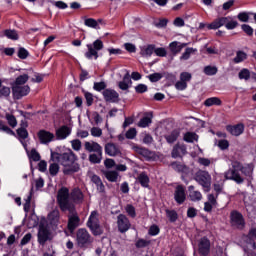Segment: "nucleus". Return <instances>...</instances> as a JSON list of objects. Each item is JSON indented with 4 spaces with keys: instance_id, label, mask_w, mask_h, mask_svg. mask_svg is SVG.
<instances>
[{
    "instance_id": "f257e3e1",
    "label": "nucleus",
    "mask_w": 256,
    "mask_h": 256,
    "mask_svg": "<svg viewBox=\"0 0 256 256\" xmlns=\"http://www.w3.org/2000/svg\"><path fill=\"white\" fill-rule=\"evenodd\" d=\"M77 159V155H75L71 149H68L64 153L51 151V161L59 163L63 167L64 175H73V173H78L80 166L79 163H77Z\"/></svg>"
},
{
    "instance_id": "f03ea898",
    "label": "nucleus",
    "mask_w": 256,
    "mask_h": 256,
    "mask_svg": "<svg viewBox=\"0 0 256 256\" xmlns=\"http://www.w3.org/2000/svg\"><path fill=\"white\" fill-rule=\"evenodd\" d=\"M241 173L242 175H245V177H248V180L251 181V179H253V165L246 164L243 166V164H241L239 161H233L232 168L225 172V179L235 181V183L241 185V183L245 181V178L241 176Z\"/></svg>"
},
{
    "instance_id": "7ed1b4c3",
    "label": "nucleus",
    "mask_w": 256,
    "mask_h": 256,
    "mask_svg": "<svg viewBox=\"0 0 256 256\" xmlns=\"http://www.w3.org/2000/svg\"><path fill=\"white\" fill-rule=\"evenodd\" d=\"M57 203L61 211L73 212L75 207L71 203V194L69 193V188L62 187L58 190Z\"/></svg>"
},
{
    "instance_id": "20e7f679",
    "label": "nucleus",
    "mask_w": 256,
    "mask_h": 256,
    "mask_svg": "<svg viewBox=\"0 0 256 256\" xmlns=\"http://www.w3.org/2000/svg\"><path fill=\"white\" fill-rule=\"evenodd\" d=\"M86 47L88 51L85 52L84 57H86V59L97 60L99 59V51H102L105 45L101 39H97L92 44H87Z\"/></svg>"
},
{
    "instance_id": "39448f33",
    "label": "nucleus",
    "mask_w": 256,
    "mask_h": 256,
    "mask_svg": "<svg viewBox=\"0 0 256 256\" xmlns=\"http://www.w3.org/2000/svg\"><path fill=\"white\" fill-rule=\"evenodd\" d=\"M87 227L90 228V231H92L95 236L103 233L101 230V222L99 221V212L95 210L91 212L87 221Z\"/></svg>"
},
{
    "instance_id": "423d86ee",
    "label": "nucleus",
    "mask_w": 256,
    "mask_h": 256,
    "mask_svg": "<svg viewBox=\"0 0 256 256\" xmlns=\"http://www.w3.org/2000/svg\"><path fill=\"white\" fill-rule=\"evenodd\" d=\"M76 243L78 247L85 248L89 247L93 243V237L89 234V231L85 228L78 229L76 233Z\"/></svg>"
},
{
    "instance_id": "0eeeda50",
    "label": "nucleus",
    "mask_w": 256,
    "mask_h": 256,
    "mask_svg": "<svg viewBox=\"0 0 256 256\" xmlns=\"http://www.w3.org/2000/svg\"><path fill=\"white\" fill-rule=\"evenodd\" d=\"M194 179L201 185L204 191H209V189H211V174H209V172L199 170L196 172Z\"/></svg>"
},
{
    "instance_id": "6e6552de",
    "label": "nucleus",
    "mask_w": 256,
    "mask_h": 256,
    "mask_svg": "<svg viewBox=\"0 0 256 256\" xmlns=\"http://www.w3.org/2000/svg\"><path fill=\"white\" fill-rule=\"evenodd\" d=\"M230 223L232 227H236V229H244L245 228V218H243V214L238 211H232L230 214Z\"/></svg>"
},
{
    "instance_id": "1a4fd4ad",
    "label": "nucleus",
    "mask_w": 256,
    "mask_h": 256,
    "mask_svg": "<svg viewBox=\"0 0 256 256\" xmlns=\"http://www.w3.org/2000/svg\"><path fill=\"white\" fill-rule=\"evenodd\" d=\"M31 93V88L29 85H14L12 87V95L16 100L23 99V97H27V94Z\"/></svg>"
},
{
    "instance_id": "9d476101",
    "label": "nucleus",
    "mask_w": 256,
    "mask_h": 256,
    "mask_svg": "<svg viewBox=\"0 0 256 256\" xmlns=\"http://www.w3.org/2000/svg\"><path fill=\"white\" fill-rule=\"evenodd\" d=\"M116 223L119 233H127L131 229V221H129V218L125 214H119Z\"/></svg>"
},
{
    "instance_id": "9b49d317",
    "label": "nucleus",
    "mask_w": 256,
    "mask_h": 256,
    "mask_svg": "<svg viewBox=\"0 0 256 256\" xmlns=\"http://www.w3.org/2000/svg\"><path fill=\"white\" fill-rule=\"evenodd\" d=\"M211 252V241L207 237H203L198 241V253L201 256H208Z\"/></svg>"
},
{
    "instance_id": "f8f14e48",
    "label": "nucleus",
    "mask_w": 256,
    "mask_h": 256,
    "mask_svg": "<svg viewBox=\"0 0 256 256\" xmlns=\"http://www.w3.org/2000/svg\"><path fill=\"white\" fill-rule=\"evenodd\" d=\"M193 79V76L189 72H182L180 74V80L176 82L175 88L178 91H185L187 89V83Z\"/></svg>"
},
{
    "instance_id": "ddd939ff",
    "label": "nucleus",
    "mask_w": 256,
    "mask_h": 256,
    "mask_svg": "<svg viewBox=\"0 0 256 256\" xmlns=\"http://www.w3.org/2000/svg\"><path fill=\"white\" fill-rule=\"evenodd\" d=\"M174 200L177 205H183L187 201V194L185 193V186L178 185L174 190Z\"/></svg>"
},
{
    "instance_id": "4468645a",
    "label": "nucleus",
    "mask_w": 256,
    "mask_h": 256,
    "mask_svg": "<svg viewBox=\"0 0 256 256\" xmlns=\"http://www.w3.org/2000/svg\"><path fill=\"white\" fill-rule=\"evenodd\" d=\"M37 137L41 145H49V143L53 142V140L55 139V134L47 130H40L37 133Z\"/></svg>"
},
{
    "instance_id": "2eb2a0df",
    "label": "nucleus",
    "mask_w": 256,
    "mask_h": 256,
    "mask_svg": "<svg viewBox=\"0 0 256 256\" xmlns=\"http://www.w3.org/2000/svg\"><path fill=\"white\" fill-rule=\"evenodd\" d=\"M70 213L72 214L68 216V230L70 233H73L79 226L81 219L79 218V215L76 214L75 210Z\"/></svg>"
},
{
    "instance_id": "dca6fc26",
    "label": "nucleus",
    "mask_w": 256,
    "mask_h": 256,
    "mask_svg": "<svg viewBox=\"0 0 256 256\" xmlns=\"http://www.w3.org/2000/svg\"><path fill=\"white\" fill-rule=\"evenodd\" d=\"M133 150L135 153H138V155H141V157H144L146 161H152V159L155 157V153H153L151 150L138 145L133 146Z\"/></svg>"
},
{
    "instance_id": "f3484780",
    "label": "nucleus",
    "mask_w": 256,
    "mask_h": 256,
    "mask_svg": "<svg viewBox=\"0 0 256 256\" xmlns=\"http://www.w3.org/2000/svg\"><path fill=\"white\" fill-rule=\"evenodd\" d=\"M104 151L109 157H117L118 155H121V148L115 143H107Z\"/></svg>"
},
{
    "instance_id": "a211bd4d",
    "label": "nucleus",
    "mask_w": 256,
    "mask_h": 256,
    "mask_svg": "<svg viewBox=\"0 0 256 256\" xmlns=\"http://www.w3.org/2000/svg\"><path fill=\"white\" fill-rule=\"evenodd\" d=\"M226 130L230 135H233L234 137H239V135H243V132L245 131V125H243V123L228 125L226 126Z\"/></svg>"
},
{
    "instance_id": "6ab92c4d",
    "label": "nucleus",
    "mask_w": 256,
    "mask_h": 256,
    "mask_svg": "<svg viewBox=\"0 0 256 256\" xmlns=\"http://www.w3.org/2000/svg\"><path fill=\"white\" fill-rule=\"evenodd\" d=\"M188 199L193 203H197L203 199V194L200 191L195 190V186H188Z\"/></svg>"
},
{
    "instance_id": "aec40b11",
    "label": "nucleus",
    "mask_w": 256,
    "mask_h": 256,
    "mask_svg": "<svg viewBox=\"0 0 256 256\" xmlns=\"http://www.w3.org/2000/svg\"><path fill=\"white\" fill-rule=\"evenodd\" d=\"M102 94L105 101L109 103H117L119 101V93L113 89H105Z\"/></svg>"
},
{
    "instance_id": "412c9836",
    "label": "nucleus",
    "mask_w": 256,
    "mask_h": 256,
    "mask_svg": "<svg viewBox=\"0 0 256 256\" xmlns=\"http://www.w3.org/2000/svg\"><path fill=\"white\" fill-rule=\"evenodd\" d=\"M85 196L83 195V191L79 188H74L70 193V201H73L77 205L83 203Z\"/></svg>"
},
{
    "instance_id": "4be33fe9",
    "label": "nucleus",
    "mask_w": 256,
    "mask_h": 256,
    "mask_svg": "<svg viewBox=\"0 0 256 256\" xmlns=\"http://www.w3.org/2000/svg\"><path fill=\"white\" fill-rule=\"evenodd\" d=\"M71 135V128L68 126H61L56 130V139L58 141H63L64 139H67Z\"/></svg>"
},
{
    "instance_id": "5701e85b",
    "label": "nucleus",
    "mask_w": 256,
    "mask_h": 256,
    "mask_svg": "<svg viewBox=\"0 0 256 256\" xmlns=\"http://www.w3.org/2000/svg\"><path fill=\"white\" fill-rule=\"evenodd\" d=\"M228 19H231V17H220L214 20L212 23L208 24V29H220V27L227 26Z\"/></svg>"
},
{
    "instance_id": "b1692460",
    "label": "nucleus",
    "mask_w": 256,
    "mask_h": 256,
    "mask_svg": "<svg viewBox=\"0 0 256 256\" xmlns=\"http://www.w3.org/2000/svg\"><path fill=\"white\" fill-rule=\"evenodd\" d=\"M84 149H86L88 153H101V151H103V147H101L99 143L94 141L85 142Z\"/></svg>"
},
{
    "instance_id": "393cba45",
    "label": "nucleus",
    "mask_w": 256,
    "mask_h": 256,
    "mask_svg": "<svg viewBox=\"0 0 256 256\" xmlns=\"http://www.w3.org/2000/svg\"><path fill=\"white\" fill-rule=\"evenodd\" d=\"M131 85H133V81H131V75L127 72L124 75L123 80L118 83V87L121 91H128Z\"/></svg>"
},
{
    "instance_id": "a878e982",
    "label": "nucleus",
    "mask_w": 256,
    "mask_h": 256,
    "mask_svg": "<svg viewBox=\"0 0 256 256\" xmlns=\"http://www.w3.org/2000/svg\"><path fill=\"white\" fill-rule=\"evenodd\" d=\"M49 240V230L43 226H39V231H38V242L40 245H45L47 241Z\"/></svg>"
},
{
    "instance_id": "bb28decb",
    "label": "nucleus",
    "mask_w": 256,
    "mask_h": 256,
    "mask_svg": "<svg viewBox=\"0 0 256 256\" xmlns=\"http://www.w3.org/2000/svg\"><path fill=\"white\" fill-rule=\"evenodd\" d=\"M50 225H54L55 227H57L59 225V220L61 219V215L59 213V210L55 209L52 210L47 217Z\"/></svg>"
},
{
    "instance_id": "cd10ccee",
    "label": "nucleus",
    "mask_w": 256,
    "mask_h": 256,
    "mask_svg": "<svg viewBox=\"0 0 256 256\" xmlns=\"http://www.w3.org/2000/svg\"><path fill=\"white\" fill-rule=\"evenodd\" d=\"M185 153H187V147L185 145L176 144L172 149L171 155L173 159H177L181 157V155H185Z\"/></svg>"
},
{
    "instance_id": "c85d7f7f",
    "label": "nucleus",
    "mask_w": 256,
    "mask_h": 256,
    "mask_svg": "<svg viewBox=\"0 0 256 256\" xmlns=\"http://www.w3.org/2000/svg\"><path fill=\"white\" fill-rule=\"evenodd\" d=\"M155 52V45L149 44L145 46L140 47V55L142 57H151L153 53Z\"/></svg>"
},
{
    "instance_id": "c756f323",
    "label": "nucleus",
    "mask_w": 256,
    "mask_h": 256,
    "mask_svg": "<svg viewBox=\"0 0 256 256\" xmlns=\"http://www.w3.org/2000/svg\"><path fill=\"white\" fill-rule=\"evenodd\" d=\"M138 183L141 185V187H144V189H149V175H147V172H142L137 177Z\"/></svg>"
},
{
    "instance_id": "7c9ffc66",
    "label": "nucleus",
    "mask_w": 256,
    "mask_h": 256,
    "mask_svg": "<svg viewBox=\"0 0 256 256\" xmlns=\"http://www.w3.org/2000/svg\"><path fill=\"white\" fill-rule=\"evenodd\" d=\"M185 45H187V44L174 41L169 44V49L173 55H177L178 53H181V51L183 50V47H185Z\"/></svg>"
},
{
    "instance_id": "2f4dec72",
    "label": "nucleus",
    "mask_w": 256,
    "mask_h": 256,
    "mask_svg": "<svg viewBox=\"0 0 256 256\" xmlns=\"http://www.w3.org/2000/svg\"><path fill=\"white\" fill-rule=\"evenodd\" d=\"M104 176L110 183H117L119 181V172L113 170L104 171Z\"/></svg>"
},
{
    "instance_id": "473e14b6",
    "label": "nucleus",
    "mask_w": 256,
    "mask_h": 256,
    "mask_svg": "<svg viewBox=\"0 0 256 256\" xmlns=\"http://www.w3.org/2000/svg\"><path fill=\"white\" fill-rule=\"evenodd\" d=\"M17 135H18L24 149H26V151H27V142H25V139H27V137H29V132L25 128H19L17 130Z\"/></svg>"
},
{
    "instance_id": "72a5a7b5",
    "label": "nucleus",
    "mask_w": 256,
    "mask_h": 256,
    "mask_svg": "<svg viewBox=\"0 0 256 256\" xmlns=\"http://www.w3.org/2000/svg\"><path fill=\"white\" fill-rule=\"evenodd\" d=\"M153 119V113H149L147 116H144L140 121L138 122V127H141L142 129H145L146 127H149Z\"/></svg>"
},
{
    "instance_id": "f704fd0d",
    "label": "nucleus",
    "mask_w": 256,
    "mask_h": 256,
    "mask_svg": "<svg viewBox=\"0 0 256 256\" xmlns=\"http://www.w3.org/2000/svg\"><path fill=\"white\" fill-rule=\"evenodd\" d=\"M102 159H103V151L94 152L89 155L90 163L99 164V163H101Z\"/></svg>"
},
{
    "instance_id": "c9c22d12",
    "label": "nucleus",
    "mask_w": 256,
    "mask_h": 256,
    "mask_svg": "<svg viewBox=\"0 0 256 256\" xmlns=\"http://www.w3.org/2000/svg\"><path fill=\"white\" fill-rule=\"evenodd\" d=\"M3 33L4 37H7V39H11V41H17L19 39V34L16 32V30L6 29Z\"/></svg>"
},
{
    "instance_id": "e433bc0d",
    "label": "nucleus",
    "mask_w": 256,
    "mask_h": 256,
    "mask_svg": "<svg viewBox=\"0 0 256 256\" xmlns=\"http://www.w3.org/2000/svg\"><path fill=\"white\" fill-rule=\"evenodd\" d=\"M184 141L186 143H195V141H199V136L195 132H186L184 134Z\"/></svg>"
},
{
    "instance_id": "4c0bfd02",
    "label": "nucleus",
    "mask_w": 256,
    "mask_h": 256,
    "mask_svg": "<svg viewBox=\"0 0 256 256\" xmlns=\"http://www.w3.org/2000/svg\"><path fill=\"white\" fill-rule=\"evenodd\" d=\"M193 53H197V49L196 48H186L185 51L180 56V61H187V60H189L191 55H193Z\"/></svg>"
},
{
    "instance_id": "58836bf2",
    "label": "nucleus",
    "mask_w": 256,
    "mask_h": 256,
    "mask_svg": "<svg viewBox=\"0 0 256 256\" xmlns=\"http://www.w3.org/2000/svg\"><path fill=\"white\" fill-rule=\"evenodd\" d=\"M221 99L219 97H211V98H207L204 101V105L205 107H213V105H221Z\"/></svg>"
},
{
    "instance_id": "ea45409f",
    "label": "nucleus",
    "mask_w": 256,
    "mask_h": 256,
    "mask_svg": "<svg viewBox=\"0 0 256 256\" xmlns=\"http://www.w3.org/2000/svg\"><path fill=\"white\" fill-rule=\"evenodd\" d=\"M39 225V217H37L35 214H32L28 218L27 227L28 229H35Z\"/></svg>"
},
{
    "instance_id": "a19ab883",
    "label": "nucleus",
    "mask_w": 256,
    "mask_h": 256,
    "mask_svg": "<svg viewBox=\"0 0 256 256\" xmlns=\"http://www.w3.org/2000/svg\"><path fill=\"white\" fill-rule=\"evenodd\" d=\"M179 135H180V132L179 130H173L171 132V134H167L165 136V139L167 141V143H175V141H177V139H179Z\"/></svg>"
},
{
    "instance_id": "79ce46f5",
    "label": "nucleus",
    "mask_w": 256,
    "mask_h": 256,
    "mask_svg": "<svg viewBox=\"0 0 256 256\" xmlns=\"http://www.w3.org/2000/svg\"><path fill=\"white\" fill-rule=\"evenodd\" d=\"M238 77L240 80L249 81L251 79V71L247 68H243L238 73Z\"/></svg>"
},
{
    "instance_id": "37998d69",
    "label": "nucleus",
    "mask_w": 256,
    "mask_h": 256,
    "mask_svg": "<svg viewBox=\"0 0 256 256\" xmlns=\"http://www.w3.org/2000/svg\"><path fill=\"white\" fill-rule=\"evenodd\" d=\"M27 155H28V159L31 161H41V155L39 154V152H37V150L32 149L30 152L27 151Z\"/></svg>"
},
{
    "instance_id": "c03bdc74",
    "label": "nucleus",
    "mask_w": 256,
    "mask_h": 256,
    "mask_svg": "<svg viewBox=\"0 0 256 256\" xmlns=\"http://www.w3.org/2000/svg\"><path fill=\"white\" fill-rule=\"evenodd\" d=\"M166 217L169 219L170 223H175L179 219V214L175 210H166Z\"/></svg>"
},
{
    "instance_id": "a18cd8bd",
    "label": "nucleus",
    "mask_w": 256,
    "mask_h": 256,
    "mask_svg": "<svg viewBox=\"0 0 256 256\" xmlns=\"http://www.w3.org/2000/svg\"><path fill=\"white\" fill-rule=\"evenodd\" d=\"M84 25L86 27H90L91 29H99V23L93 18H86L84 20Z\"/></svg>"
},
{
    "instance_id": "49530a36",
    "label": "nucleus",
    "mask_w": 256,
    "mask_h": 256,
    "mask_svg": "<svg viewBox=\"0 0 256 256\" xmlns=\"http://www.w3.org/2000/svg\"><path fill=\"white\" fill-rule=\"evenodd\" d=\"M245 59H247V53L239 50L236 52V57L233 59V61H234V63H243V61H245Z\"/></svg>"
},
{
    "instance_id": "de8ad7c7",
    "label": "nucleus",
    "mask_w": 256,
    "mask_h": 256,
    "mask_svg": "<svg viewBox=\"0 0 256 256\" xmlns=\"http://www.w3.org/2000/svg\"><path fill=\"white\" fill-rule=\"evenodd\" d=\"M151 245V240H145L140 238L136 241L135 246L137 249H144V247H149Z\"/></svg>"
},
{
    "instance_id": "09e8293b",
    "label": "nucleus",
    "mask_w": 256,
    "mask_h": 256,
    "mask_svg": "<svg viewBox=\"0 0 256 256\" xmlns=\"http://www.w3.org/2000/svg\"><path fill=\"white\" fill-rule=\"evenodd\" d=\"M125 211H126L127 215L129 217H131L132 219H135L137 217V212H136L135 207L133 205L127 204L125 206Z\"/></svg>"
},
{
    "instance_id": "8fccbe9b",
    "label": "nucleus",
    "mask_w": 256,
    "mask_h": 256,
    "mask_svg": "<svg viewBox=\"0 0 256 256\" xmlns=\"http://www.w3.org/2000/svg\"><path fill=\"white\" fill-rule=\"evenodd\" d=\"M217 66H206L204 67V73L205 75H208L209 77L213 76V75H217Z\"/></svg>"
},
{
    "instance_id": "3c124183",
    "label": "nucleus",
    "mask_w": 256,
    "mask_h": 256,
    "mask_svg": "<svg viewBox=\"0 0 256 256\" xmlns=\"http://www.w3.org/2000/svg\"><path fill=\"white\" fill-rule=\"evenodd\" d=\"M27 81H29V75L27 74H23V75H20L16 78L15 80V84L14 85H25L27 83Z\"/></svg>"
},
{
    "instance_id": "603ef678",
    "label": "nucleus",
    "mask_w": 256,
    "mask_h": 256,
    "mask_svg": "<svg viewBox=\"0 0 256 256\" xmlns=\"http://www.w3.org/2000/svg\"><path fill=\"white\" fill-rule=\"evenodd\" d=\"M58 162L52 163L49 166V173L52 177H55L59 173V164Z\"/></svg>"
},
{
    "instance_id": "864d4df0",
    "label": "nucleus",
    "mask_w": 256,
    "mask_h": 256,
    "mask_svg": "<svg viewBox=\"0 0 256 256\" xmlns=\"http://www.w3.org/2000/svg\"><path fill=\"white\" fill-rule=\"evenodd\" d=\"M160 231L161 230L159 229V226L154 224L150 226L148 230V235H150L151 237H156V235H159Z\"/></svg>"
},
{
    "instance_id": "5fc2aeb1",
    "label": "nucleus",
    "mask_w": 256,
    "mask_h": 256,
    "mask_svg": "<svg viewBox=\"0 0 256 256\" xmlns=\"http://www.w3.org/2000/svg\"><path fill=\"white\" fill-rule=\"evenodd\" d=\"M171 167L174 169V171H178V173H183V171L187 169L185 165L179 164L178 162L171 163Z\"/></svg>"
},
{
    "instance_id": "6e6d98bb",
    "label": "nucleus",
    "mask_w": 256,
    "mask_h": 256,
    "mask_svg": "<svg viewBox=\"0 0 256 256\" xmlns=\"http://www.w3.org/2000/svg\"><path fill=\"white\" fill-rule=\"evenodd\" d=\"M148 79L151 83H157V81H161V79H163V75L161 73H153L148 76Z\"/></svg>"
},
{
    "instance_id": "4d7b16f0",
    "label": "nucleus",
    "mask_w": 256,
    "mask_h": 256,
    "mask_svg": "<svg viewBox=\"0 0 256 256\" xmlns=\"http://www.w3.org/2000/svg\"><path fill=\"white\" fill-rule=\"evenodd\" d=\"M6 120L8 121V125H10V127H12V128L17 127V118H15V116H13L11 114H7Z\"/></svg>"
},
{
    "instance_id": "13d9d810",
    "label": "nucleus",
    "mask_w": 256,
    "mask_h": 256,
    "mask_svg": "<svg viewBox=\"0 0 256 256\" xmlns=\"http://www.w3.org/2000/svg\"><path fill=\"white\" fill-rule=\"evenodd\" d=\"M154 53L157 57H167V50L163 47L155 48L154 46Z\"/></svg>"
},
{
    "instance_id": "bf43d9fd",
    "label": "nucleus",
    "mask_w": 256,
    "mask_h": 256,
    "mask_svg": "<svg viewBox=\"0 0 256 256\" xmlns=\"http://www.w3.org/2000/svg\"><path fill=\"white\" fill-rule=\"evenodd\" d=\"M237 25H239V22H237L236 20H233L232 18L228 19L227 23H226V29H228L229 31L236 29Z\"/></svg>"
},
{
    "instance_id": "052dcab7",
    "label": "nucleus",
    "mask_w": 256,
    "mask_h": 256,
    "mask_svg": "<svg viewBox=\"0 0 256 256\" xmlns=\"http://www.w3.org/2000/svg\"><path fill=\"white\" fill-rule=\"evenodd\" d=\"M19 59H27L29 57V51H27V49L21 47L18 49V53H17Z\"/></svg>"
},
{
    "instance_id": "680f3d73",
    "label": "nucleus",
    "mask_w": 256,
    "mask_h": 256,
    "mask_svg": "<svg viewBox=\"0 0 256 256\" xmlns=\"http://www.w3.org/2000/svg\"><path fill=\"white\" fill-rule=\"evenodd\" d=\"M11 95V88L7 86L0 87V97H9Z\"/></svg>"
},
{
    "instance_id": "e2e57ef3",
    "label": "nucleus",
    "mask_w": 256,
    "mask_h": 256,
    "mask_svg": "<svg viewBox=\"0 0 256 256\" xmlns=\"http://www.w3.org/2000/svg\"><path fill=\"white\" fill-rule=\"evenodd\" d=\"M90 133L92 137H101V135H103V130L99 127H92Z\"/></svg>"
},
{
    "instance_id": "0e129e2a",
    "label": "nucleus",
    "mask_w": 256,
    "mask_h": 256,
    "mask_svg": "<svg viewBox=\"0 0 256 256\" xmlns=\"http://www.w3.org/2000/svg\"><path fill=\"white\" fill-rule=\"evenodd\" d=\"M217 197H218L217 194H216V196L214 194H208L207 203H210V205H213L214 207H217Z\"/></svg>"
},
{
    "instance_id": "69168bd1",
    "label": "nucleus",
    "mask_w": 256,
    "mask_h": 256,
    "mask_svg": "<svg viewBox=\"0 0 256 256\" xmlns=\"http://www.w3.org/2000/svg\"><path fill=\"white\" fill-rule=\"evenodd\" d=\"M135 137H137V129H135V128H130V129L126 132V139H135Z\"/></svg>"
},
{
    "instance_id": "338daca9",
    "label": "nucleus",
    "mask_w": 256,
    "mask_h": 256,
    "mask_svg": "<svg viewBox=\"0 0 256 256\" xmlns=\"http://www.w3.org/2000/svg\"><path fill=\"white\" fill-rule=\"evenodd\" d=\"M71 145L74 151H81V140L79 139L72 140Z\"/></svg>"
},
{
    "instance_id": "774afa93",
    "label": "nucleus",
    "mask_w": 256,
    "mask_h": 256,
    "mask_svg": "<svg viewBox=\"0 0 256 256\" xmlns=\"http://www.w3.org/2000/svg\"><path fill=\"white\" fill-rule=\"evenodd\" d=\"M238 19L242 23H247L249 21V13L247 12H241L238 14Z\"/></svg>"
}]
</instances>
